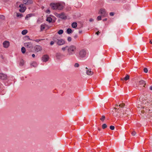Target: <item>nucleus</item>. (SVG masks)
Wrapping results in <instances>:
<instances>
[{
  "instance_id": "f257e3e1",
  "label": "nucleus",
  "mask_w": 152,
  "mask_h": 152,
  "mask_svg": "<svg viewBox=\"0 0 152 152\" xmlns=\"http://www.w3.org/2000/svg\"><path fill=\"white\" fill-rule=\"evenodd\" d=\"M141 98V97L140 98V103L138 104L137 108L139 110H141V113L143 114L145 113V115L150 118V116L152 115V109H150L149 107L152 104V98L151 101V103L149 102V100L148 99H143Z\"/></svg>"
},
{
  "instance_id": "f03ea898",
  "label": "nucleus",
  "mask_w": 152,
  "mask_h": 152,
  "mask_svg": "<svg viewBox=\"0 0 152 152\" xmlns=\"http://www.w3.org/2000/svg\"><path fill=\"white\" fill-rule=\"evenodd\" d=\"M50 6L53 10L58 9L59 10H62L64 6V4L61 3H51Z\"/></svg>"
},
{
  "instance_id": "7ed1b4c3",
  "label": "nucleus",
  "mask_w": 152,
  "mask_h": 152,
  "mask_svg": "<svg viewBox=\"0 0 152 152\" xmlns=\"http://www.w3.org/2000/svg\"><path fill=\"white\" fill-rule=\"evenodd\" d=\"M87 51L83 49L79 51L78 53L77 54V56L80 59L85 58L87 56Z\"/></svg>"
},
{
  "instance_id": "20e7f679",
  "label": "nucleus",
  "mask_w": 152,
  "mask_h": 152,
  "mask_svg": "<svg viewBox=\"0 0 152 152\" xmlns=\"http://www.w3.org/2000/svg\"><path fill=\"white\" fill-rule=\"evenodd\" d=\"M76 50V47L74 45L68 46L67 48V53L69 56L73 55L75 54Z\"/></svg>"
},
{
  "instance_id": "39448f33",
  "label": "nucleus",
  "mask_w": 152,
  "mask_h": 152,
  "mask_svg": "<svg viewBox=\"0 0 152 152\" xmlns=\"http://www.w3.org/2000/svg\"><path fill=\"white\" fill-rule=\"evenodd\" d=\"M146 84L145 81L142 80H141L139 81L135 82V84L134 85V86L136 88L139 89V86H140V87L142 86L145 87V85Z\"/></svg>"
},
{
  "instance_id": "423d86ee",
  "label": "nucleus",
  "mask_w": 152,
  "mask_h": 152,
  "mask_svg": "<svg viewBox=\"0 0 152 152\" xmlns=\"http://www.w3.org/2000/svg\"><path fill=\"white\" fill-rule=\"evenodd\" d=\"M55 42L58 45H62L65 44V41L63 39H58L55 38L53 39Z\"/></svg>"
},
{
  "instance_id": "0eeeda50",
  "label": "nucleus",
  "mask_w": 152,
  "mask_h": 152,
  "mask_svg": "<svg viewBox=\"0 0 152 152\" xmlns=\"http://www.w3.org/2000/svg\"><path fill=\"white\" fill-rule=\"evenodd\" d=\"M99 13L102 15V16L104 17L106 16L107 15L105 10L103 8H101L100 10Z\"/></svg>"
},
{
  "instance_id": "6e6552de",
  "label": "nucleus",
  "mask_w": 152,
  "mask_h": 152,
  "mask_svg": "<svg viewBox=\"0 0 152 152\" xmlns=\"http://www.w3.org/2000/svg\"><path fill=\"white\" fill-rule=\"evenodd\" d=\"M56 16L57 17H59L62 19H66V16L64 12L57 14Z\"/></svg>"
},
{
  "instance_id": "1a4fd4ad",
  "label": "nucleus",
  "mask_w": 152,
  "mask_h": 152,
  "mask_svg": "<svg viewBox=\"0 0 152 152\" xmlns=\"http://www.w3.org/2000/svg\"><path fill=\"white\" fill-rule=\"evenodd\" d=\"M34 50L36 52H38L39 51H41L42 50V46L40 45H36L34 47Z\"/></svg>"
},
{
  "instance_id": "9d476101",
  "label": "nucleus",
  "mask_w": 152,
  "mask_h": 152,
  "mask_svg": "<svg viewBox=\"0 0 152 152\" xmlns=\"http://www.w3.org/2000/svg\"><path fill=\"white\" fill-rule=\"evenodd\" d=\"M24 46L28 48H32L33 47V44L31 42H27L24 43Z\"/></svg>"
},
{
  "instance_id": "9b49d317",
  "label": "nucleus",
  "mask_w": 152,
  "mask_h": 152,
  "mask_svg": "<svg viewBox=\"0 0 152 152\" xmlns=\"http://www.w3.org/2000/svg\"><path fill=\"white\" fill-rule=\"evenodd\" d=\"M86 73L88 75H92L94 72H93L91 71V69H88L87 67L86 68Z\"/></svg>"
},
{
  "instance_id": "f8f14e48",
  "label": "nucleus",
  "mask_w": 152,
  "mask_h": 152,
  "mask_svg": "<svg viewBox=\"0 0 152 152\" xmlns=\"http://www.w3.org/2000/svg\"><path fill=\"white\" fill-rule=\"evenodd\" d=\"M19 7L20 8L19 11L22 12H24L26 9V7H23V5L22 4L20 5Z\"/></svg>"
},
{
  "instance_id": "ddd939ff",
  "label": "nucleus",
  "mask_w": 152,
  "mask_h": 152,
  "mask_svg": "<svg viewBox=\"0 0 152 152\" xmlns=\"http://www.w3.org/2000/svg\"><path fill=\"white\" fill-rule=\"evenodd\" d=\"M56 58L60 59L63 58L64 55L60 53H56Z\"/></svg>"
},
{
  "instance_id": "4468645a",
  "label": "nucleus",
  "mask_w": 152,
  "mask_h": 152,
  "mask_svg": "<svg viewBox=\"0 0 152 152\" xmlns=\"http://www.w3.org/2000/svg\"><path fill=\"white\" fill-rule=\"evenodd\" d=\"M49 59V56L47 55H44L42 58V60L44 62H46Z\"/></svg>"
},
{
  "instance_id": "2eb2a0df",
  "label": "nucleus",
  "mask_w": 152,
  "mask_h": 152,
  "mask_svg": "<svg viewBox=\"0 0 152 152\" xmlns=\"http://www.w3.org/2000/svg\"><path fill=\"white\" fill-rule=\"evenodd\" d=\"M3 45L5 48H7L10 45V42L8 41H5L3 43Z\"/></svg>"
},
{
  "instance_id": "dca6fc26",
  "label": "nucleus",
  "mask_w": 152,
  "mask_h": 152,
  "mask_svg": "<svg viewBox=\"0 0 152 152\" xmlns=\"http://www.w3.org/2000/svg\"><path fill=\"white\" fill-rule=\"evenodd\" d=\"M33 1L31 0H24L23 3L25 4H30L33 3Z\"/></svg>"
},
{
  "instance_id": "f3484780",
  "label": "nucleus",
  "mask_w": 152,
  "mask_h": 152,
  "mask_svg": "<svg viewBox=\"0 0 152 152\" xmlns=\"http://www.w3.org/2000/svg\"><path fill=\"white\" fill-rule=\"evenodd\" d=\"M7 75L2 73H0V78L2 80H5L7 78Z\"/></svg>"
},
{
  "instance_id": "a211bd4d",
  "label": "nucleus",
  "mask_w": 152,
  "mask_h": 152,
  "mask_svg": "<svg viewBox=\"0 0 152 152\" xmlns=\"http://www.w3.org/2000/svg\"><path fill=\"white\" fill-rule=\"evenodd\" d=\"M124 104H120L119 105H116V107H115L114 108V109L115 110L116 109H118V107H123L124 106Z\"/></svg>"
},
{
  "instance_id": "6ab92c4d",
  "label": "nucleus",
  "mask_w": 152,
  "mask_h": 152,
  "mask_svg": "<svg viewBox=\"0 0 152 152\" xmlns=\"http://www.w3.org/2000/svg\"><path fill=\"white\" fill-rule=\"evenodd\" d=\"M34 14L31 13L28 14L25 17V19L26 20H28L29 18L34 16Z\"/></svg>"
},
{
  "instance_id": "aec40b11",
  "label": "nucleus",
  "mask_w": 152,
  "mask_h": 152,
  "mask_svg": "<svg viewBox=\"0 0 152 152\" xmlns=\"http://www.w3.org/2000/svg\"><path fill=\"white\" fill-rule=\"evenodd\" d=\"M128 113H124L122 111L120 113V114L119 115L121 117H125L126 115H128Z\"/></svg>"
},
{
  "instance_id": "412c9836",
  "label": "nucleus",
  "mask_w": 152,
  "mask_h": 152,
  "mask_svg": "<svg viewBox=\"0 0 152 152\" xmlns=\"http://www.w3.org/2000/svg\"><path fill=\"white\" fill-rule=\"evenodd\" d=\"M46 26V25L45 24H41L40 26L41 31H43L45 28V27Z\"/></svg>"
},
{
  "instance_id": "4be33fe9",
  "label": "nucleus",
  "mask_w": 152,
  "mask_h": 152,
  "mask_svg": "<svg viewBox=\"0 0 152 152\" xmlns=\"http://www.w3.org/2000/svg\"><path fill=\"white\" fill-rule=\"evenodd\" d=\"M37 63L35 61H33L32 62L31 64V65L34 67H36L37 66Z\"/></svg>"
},
{
  "instance_id": "5701e85b",
  "label": "nucleus",
  "mask_w": 152,
  "mask_h": 152,
  "mask_svg": "<svg viewBox=\"0 0 152 152\" xmlns=\"http://www.w3.org/2000/svg\"><path fill=\"white\" fill-rule=\"evenodd\" d=\"M77 26V23L76 22H73L72 24V26L73 28H76Z\"/></svg>"
},
{
  "instance_id": "b1692460",
  "label": "nucleus",
  "mask_w": 152,
  "mask_h": 152,
  "mask_svg": "<svg viewBox=\"0 0 152 152\" xmlns=\"http://www.w3.org/2000/svg\"><path fill=\"white\" fill-rule=\"evenodd\" d=\"M129 78V75H127L126 77L124 78H122L121 79V80H128Z\"/></svg>"
},
{
  "instance_id": "393cba45",
  "label": "nucleus",
  "mask_w": 152,
  "mask_h": 152,
  "mask_svg": "<svg viewBox=\"0 0 152 152\" xmlns=\"http://www.w3.org/2000/svg\"><path fill=\"white\" fill-rule=\"evenodd\" d=\"M28 32L27 30H24L22 31L21 33L23 35H25Z\"/></svg>"
},
{
  "instance_id": "a878e982",
  "label": "nucleus",
  "mask_w": 152,
  "mask_h": 152,
  "mask_svg": "<svg viewBox=\"0 0 152 152\" xmlns=\"http://www.w3.org/2000/svg\"><path fill=\"white\" fill-rule=\"evenodd\" d=\"M46 21L48 22L49 23H51L52 20V19L50 17H48L46 19Z\"/></svg>"
},
{
  "instance_id": "bb28decb",
  "label": "nucleus",
  "mask_w": 152,
  "mask_h": 152,
  "mask_svg": "<svg viewBox=\"0 0 152 152\" xmlns=\"http://www.w3.org/2000/svg\"><path fill=\"white\" fill-rule=\"evenodd\" d=\"M45 40V39H36L35 40H32L35 41L37 42H39V41H40L42 40Z\"/></svg>"
},
{
  "instance_id": "cd10ccee",
  "label": "nucleus",
  "mask_w": 152,
  "mask_h": 152,
  "mask_svg": "<svg viewBox=\"0 0 152 152\" xmlns=\"http://www.w3.org/2000/svg\"><path fill=\"white\" fill-rule=\"evenodd\" d=\"M66 32L68 34H70L72 33V30L71 28H68Z\"/></svg>"
},
{
  "instance_id": "c85d7f7f",
  "label": "nucleus",
  "mask_w": 152,
  "mask_h": 152,
  "mask_svg": "<svg viewBox=\"0 0 152 152\" xmlns=\"http://www.w3.org/2000/svg\"><path fill=\"white\" fill-rule=\"evenodd\" d=\"M21 51L23 53H24L26 51L25 48L24 47H22L21 49Z\"/></svg>"
},
{
  "instance_id": "c756f323",
  "label": "nucleus",
  "mask_w": 152,
  "mask_h": 152,
  "mask_svg": "<svg viewBox=\"0 0 152 152\" xmlns=\"http://www.w3.org/2000/svg\"><path fill=\"white\" fill-rule=\"evenodd\" d=\"M68 47V46L66 45L65 47H62L61 48V50L63 51H64L66 49L67 50V48Z\"/></svg>"
},
{
  "instance_id": "7c9ffc66",
  "label": "nucleus",
  "mask_w": 152,
  "mask_h": 152,
  "mask_svg": "<svg viewBox=\"0 0 152 152\" xmlns=\"http://www.w3.org/2000/svg\"><path fill=\"white\" fill-rule=\"evenodd\" d=\"M24 61L23 60H22L20 61V62L19 64V65L20 66H23L24 65Z\"/></svg>"
},
{
  "instance_id": "2f4dec72",
  "label": "nucleus",
  "mask_w": 152,
  "mask_h": 152,
  "mask_svg": "<svg viewBox=\"0 0 152 152\" xmlns=\"http://www.w3.org/2000/svg\"><path fill=\"white\" fill-rule=\"evenodd\" d=\"M16 16L18 17H21L22 16V14L19 13H17Z\"/></svg>"
},
{
  "instance_id": "473e14b6",
  "label": "nucleus",
  "mask_w": 152,
  "mask_h": 152,
  "mask_svg": "<svg viewBox=\"0 0 152 152\" xmlns=\"http://www.w3.org/2000/svg\"><path fill=\"white\" fill-rule=\"evenodd\" d=\"M105 119V116L104 115H102L101 118H100V119L102 121H103Z\"/></svg>"
},
{
  "instance_id": "72a5a7b5",
  "label": "nucleus",
  "mask_w": 152,
  "mask_h": 152,
  "mask_svg": "<svg viewBox=\"0 0 152 152\" xmlns=\"http://www.w3.org/2000/svg\"><path fill=\"white\" fill-rule=\"evenodd\" d=\"M63 33V31L62 30H60L58 32V34H61Z\"/></svg>"
},
{
  "instance_id": "f704fd0d",
  "label": "nucleus",
  "mask_w": 152,
  "mask_h": 152,
  "mask_svg": "<svg viewBox=\"0 0 152 152\" xmlns=\"http://www.w3.org/2000/svg\"><path fill=\"white\" fill-rule=\"evenodd\" d=\"M107 125L105 124H103L102 126V128L103 129H104L106 128L107 127Z\"/></svg>"
},
{
  "instance_id": "c9c22d12",
  "label": "nucleus",
  "mask_w": 152,
  "mask_h": 152,
  "mask_svg": "<svg viewBox=\"0 0 152 152\" xmlns=\"http://www.w3.org/2000/svg\"><path fill=\"white\" fill-rule=\"evenodd\" d=\"M97 20L98 21L101 20L102 19V18L101 16H98L97 18Z\"/></svg>"
},
{
  "instance_id": "e433bc0d",
  "label": "nucleus",
  "mask_w": 152,
  "mask_h": 152,
  "mask_svg": "<svg viewBox=\"0 0 152 152\" xmlns=\"http://www.w3.org/2000/svg\"><path fill=\"white\" fill-rule=\"evenodd\" d=\"M0 18L2 20H4L5 19L4 16L2 15H0Z\"/></svg>"
},
{
  "instance_id": "4c0bfd02",
  "label": "nucleus",
  "mask_w": 152,
  "mask_h": 152,
  "mask_svg": "<svg viewBox=\"0 0 152 152\" xmlns=\"http://www.w3.org/2000/svg\"><path fill=\"white\" fill-rule=\"evenodd\" d=\"M79 64L77 63H76L74 65V66L75 67H79Z\"/></svg>"
},
{
  "instance_id": "58836bf2",
  "label": "nucleus",
  "mask_w": 152,
  "mask_h": 152,
  "mask_svg": "<svg viewBox=\"0 0 152 152\" xmlns=\"http://www.w3.org/2000/svg\"><path fill=\"white\" fill-rule=\"evenodd\" d=\"M110 128L112 130H113L114 129L115 127L113 126H110Z\"/></svg>"
},
{
  "instance_id": "ea45409f",
  "label": "nucleus",
  "mask_w": 152,
  "mask_h": 152,
  "mask_svg": "<svg viewBox=\"0 0 152 152\" xmlns=\"http://www.w3.org/2000/svg\"><path fill=\"white\" fill-rule=\"evenodd\" d=\"M67 41L69 42H71L72 40V38L71 37H68L67 38Z\"/></svg>"
},
{
  "instance_id": "a19ab883",
  "label": "nucleus",
  "mask_w": 152,
  "mask_h": 152,
  "mask_svg": "<svg viewBox=\"0 0 152 152\" xmlns=\"http://www.w3.org/2000/svg\"><path fill=\"white\" fill-rule=\"evenodd\" d=\"M144 71L145 73H147L148 72V69L147 68H145L144 69Z\"/></svg>"
},
{
  "instance_id": "79ce46f5",
  "label": "nucleus",
  "mask_w": 152,
  "mask_h": 152,
  "mask_svg": "<svg viewBox=\"0 0 152 152\" xmlns=\"http://www.w3.org/2000/svg\"><path fill=\"white\" fill-rule=\"evenodd\" d=\"M136 134V133L135 131H133L132 133V134L133 136H134Z\"/></svg>"
},
{
  "instance_id": "37998d69",
  "label": "nucleus",
  "mask_w": 152,
  "mask_h": 152,
  "mask_svg": "<svg viewBox=\"0 0 152 152\" xmlns=\"http://www.w3.org/2000/svg\"><path fill=\"white\" fill-rule=\"evenodd\" d=\"M110 15L111 16H113L114 15V13L113 12H111L110 13Z\"/></svg>"
},
{
  "instance_id": "c03bdc74",
  "label": "nucleus",
  "mask_w": 152,
  "mask_h": 152,
  "mask_svg": "<svg viewBox=\"0 0 152 152\" xmlns=\"http://www.w3.org/2000/svg\"><path fill=\"white\" fill-rule=\"evenodd\" d=\"M89 21L90 22H93L94 21V19H93L92 18H91L90 19H89Z\"/></svg>"
},
{
  "instance_id": "a18cd8bd",
  "label": "nucleus",
  "mask_w": 152,
  "mask_h": 152,
  "mask_svg": "<svg viewBox=\"0 0 152 152\" xmlns=\"http://www.w3.org/2000/svg\"><path fill=\"white\" fill-rule=\"evenodd\" d=\"M54 41L53 42V41H51L50 42V44L51 45H53L54 44Z\"/></svg>"
},
{
  "instance_id": "49530a36",
  "label": "nucleus",
  "mask_w": 152,
  "mask_h": 152,
  "mask_svg": "<svg viewBox=\"0 0 152 152\" xmlns=\"http://www.w3.org/2000/svg\"><path fill=\"white\" fill-rule=\"evenodd\" d=\"M50 10H48L46 11V12L49 14L50 13Z\"/></svg>"
},
{
  "instance_id": "de8ad7c7",
  "label": "nucleus",
  "mask_w": 152,
  "mask_h": 152,
  "mask_svg": "<svg viewBox=\"0 0 152 152\" xmlns=\"http://www.w3.org/2000/svg\"><path fill=\"white\" fill-rule=\"evenodd\" d=\"M78 36H77V35H75L74 36V38H75V39H76L77 38Z\"/></svg>"
},
{
  "instance_id": "09e8293b",
  "label": "nucleus",
  "mask_w": 152,
  "mask_h": 152,
  "mask_svg": "<svg viewBox=\"0 0 152 152\" xmlns=\"http://www.w3.org/2000/svg\"><path fill=\"white\" fill-rule=\"evenodd\" d=\"M27 38H28V39L29 40H32V39H30V38L29 36H27Z\"/></svg>"
},
{
  "instance_id": "8fccbe9b",
  "label": "nucleus",
  "mask_w": 152,
  "mask_h": 152,
  "mask_svg": "<svg viewBox=\"0 0 152 152\" xmlns=\"http://www.w3.org/2000/svg\"><path fill=\"white\" fill-rule=\"evenodd\" d=\"M107 19L106 18L103 20V21H106L107 20Z\"/></svg>"
},
{
  "instance_id": "3c124183",
  "label": "nucleus",
  "mask_w": 152,
  "mask_h": 152,
  "mask_svg": "<svg viewBox=\"0 0 152 152\" xmlns=\"http://www.w3.org/2000/svg\"><path fill=\"white\" fill-rule=\"evenodd\" d=\"M99 33L100 32H99V31H98L96 33V34L97 35H98L99 34Z\"/></svg>"
},
{
  "instance_id": "603ef678",
  "label": "nucleus",
  "mask_w": 152,
  "mask_h": 152,
  "mask_svg": "<svg viewBox=\"0 0 152 152\" xmlns=\"http://www.w3.org/2000/svg\"><path fill=\"white\" fill-rule=\"evenodd\" d=\"M32 56L34 58L35 57V55L34 54H32Z\"/></svg>"
},
{
  "instance_id": "864d4df0",
  "label": "nucleus",
  "mask_w": 152,
  "mask_h": 152,
  "mask_svg": "<svg viewBox=\"0 0 152 152\" xmlns=\"http://www.w3.org/2000/svg\"><path fill=\"white\" fill-rule=\"evenodd\" d=\"M149 89L150 90H152V86H151L150 87Z\"/></svg>"
},
{
  "instance_id": "5fc2aeb1",
  "label": "nucleus",
  "mask_w": 152,
  "mask_h": 152,
  "mask_svg": "<svg viewBox=\"0 0 152 152\" xmlns=\"http://www.w3.org/2000/svg\"><path fill=\"white\" fill-rule=\"evenodd\" d=\"M82 32V30H80L79 31V34H81Z\"/></svg>"
},
{
  "instance_id": "6e6d98bb",
  "label": "nucleus",
  "mask_w": 152,
  "mask_h": 152,
  "mask_svg": "<svg viewBox=\"0 0 152 152\" xmlns=\"http://www.w3.org/2000/svg\"><path fill=\"white\" fill-rule=\"evenodd\" d=\"M150 43L151 44H152V42H151V40H150Z\"/></svg>"
},
{
  "instance_id": "4d7b16f0",
  "label": "nucleus",
  "mask_w": 152,
  "mask_h": 152,
  "mask_svg": "<svg viewBox=\"0 0 152 152\" xmlns=\"http://www.w3.org/2000/svg\"><path fill=\"white\" fill-rule=\"evenodd\" d=\"M37 23H39V20H37Z\"/></svg>"
},
{
  "instance_id": "13d9d810",
  "label": "nucleus",
  "mask_w": 152,
  "mask_h": 152,
  "mask_svg": "<svg viewBox=\"0 0 152 152\" xmlns=\"http://www.w3.org/2000/svg\"><path fill=\"white\" fill-rule=\"evenodd\" d=\"M127 110H129V109H127Z\"/></svg>"
},
{
  "instance_id": "bf43d9fd",
  "label": "nucleus",
  "mask_w": 152,
  "mask_h": 152,
  "mask_svg": "<svg viewBox=\"0 0 152 152\" xmlns=\"http://www.w3.org/2000/svg\"><path fill=\"white\" fill-rule=\"evenodd\" d=\"M98 130H99V131H100V129H98Z\"/></svg>"
}]
</instances>
